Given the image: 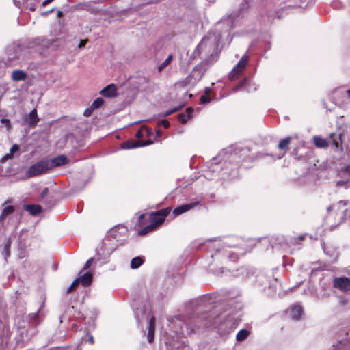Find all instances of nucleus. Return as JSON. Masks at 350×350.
I'll use <instances>...</instances> for the list:
<instances>
[{
  "mask_svg": "<svg viewBox=\"0 0 350 350\" xmlns=\"http://www.w3.org/2000/svg\"><path fill=\"white\" fill-rule=\"evenodd\" d=\"M217 48V42L215 37H204L196 47L194 53L203 55V58H207L216 53Z\"/></svg>",
  "mask_w": 350,
  "mask_h": 350,
  "instance_id": "nucleus-1",
  "label": "nucleus"
},
{
  "mask_svg": "<svg viewBox=\"0 0 350 350\" xmlns=\"http://www.w3.org/2000/svg\"><path fill=\"white\" fill-rule=\"evenodd\" d=\"M50 169H51V163L49 160H42L31 165L26 172V175L28 177L36 176L46 173Z\"/></svg>",
  "mask_w": 350,
  "mask_h": 350,
  "instance_id": "nucleus-2",
  "label": "nucleus"
},
{
  "mask_svg": "<svg viewBox=\"0 0 350 350\" xmlns=\"http://www.w3.org/2000/svg\"><path fill=\"white\" fill-rule=\"evenodd\" d=\"M170 211L169 208H165L151 213L149 217L150 223L154 224L157 228L164 221L165 217L169 214Z\"/></svg>",
  "mask_w": 350,
  "mask_h": 350,
  "instance_id": "nucleus-3",
  "label": "nucleus"
},
{
  "mask_svg": "<svg viewBox=\"0 0 350 350\" xmlns=\"http://www.w3.org/2000/svg\"><path fill=\"white\" fill-rule=\"evenodd\" d=\"M341 180L336 182L338 187L347 188L350 185V163L345 165L339 172Z\"/></svg>",
  "mask_w": 350,
  "mask_h": 350,
  "instance_id": "nucleus-4",
  "label": "nucleus"
},
{
  "mask_svg": "<svg viewBox=\"0 0 350 350\" xmlns=\"http://www.w3.org/2000/svg\"><path fill=\"white\" fill-rule=\"evenodd\" d=\"M247 57L243 56L239 62L235 65L232 71L229 74V79L230 80H234L239 75H241L247 63Z\"/></svg>",
  "mask_w": 350,
  "mask_h": 350,
  "instance_id": "nucleus-5",
  "label": "nucleus"
},
{
  "mask_svg": "<svg viewBox=\"0 0 350 350\" xmlns=\"http://www.w3.org/2000/svg\"><path fill=\"white\" fill-rule=\"evenodd\" d=\"M333 286L342 292L350 291V278L345 276L334 278Z\"/></svg>",
  "mask_w": 350,
  "mask_h": 350,
  "instance_id": "nucleus-6",
  "label": "nucleus"
},
{
  "mask_svg": "<svg viewBox=\"0 0 350 350\" xmlns=\"http://www.w3.org/2000/svg\"><path fill=\"white\" fill-rule=\"evenodd\" d=\"M287 313L292 319L300 320L304 314L302 306L299 304H293L289 307Z\"/></svg>",
  "mask_w": 350,
  "mask_h": 350,
  "instance_id": "nucleus-7",
  "label": "nucleus"
},
{
  "mask_svg": "<svg viewBox=\"0 0 350 350\" xmlns=\"http://www.w3.org/2000/svg\"><path fill=\"white\" fill-rule=\"evenodd\" d=\"M243 153L241 154L234 150V152L230 153L229 156L227 157L226 159L228 160L229 163H234V165L237 167L241 163L243 159H241L242 156L248 152L247 148H242L240 150V152Z\"/></svg>",
  "mask_w": 350,
  "mask_h": 350,
  "instance_id": "nucleus-8",
  "label": "nucleus"
},
{
  "mask_svg": "<svg viewBox=\"0 0 350 350\" xmlns=\"http://www.w3.org/2000/svg\"><path fill=\"white\" fill-rule=\"evenodd\" d=\"M347 338L333 345L334 350H350V327L346 331Z\"/></svg>",
  "mask_w": 350,
  "mask_h": 350,
  "instance_id": "nucleus-9",
  "label": "nucleus"
},
{
  "mask_svg": "<svg viewBox=\"0 0 350 350\" xmlns=\"http://www.w3.org/2000/svg\"><path fill=\"white\" fill-rule=\"evenodd\" d=\"M198 204H199V202H194L180 205L174 209L173 214L175 215H181V214L191 210V208L196 207L197 205H198Z\"/></svg>",
  "mask_w": 350,
  "mask_h": 350,
  "instance_id": "nucleus-10",
  "label": "nucleus"
},
{
  "mask_svg": "<svg viewBox=\"0 0 350 350\" xmlns=\"http://www.w3.org/2000/svg\"><path fill=\"white\" fill-rule=\"evenodd\" d=\"M151 141L146 142H136V141H127L122 144V148L123 149H131L135 148L140 146H145L151 144Z\"/></svg>",
  "mask_w": 350,
  "mask_h": 350,
  "instance_id": "nucleus-11",
  "label": "nucleus"
},
{
  "mask_svg": "<svg viewBox=\"0 0 350 350\" xmlns=\"http://www.w3.org/2000/svg\"><path fill=\"white\" fill-rule=\"evenodd\" d=\"M10 340V333L8 328L0 331V347L3 349L8 346Z\"/></svg>",
  "mask_w": 350,
  "mask_h": 350,
  "instance_id": "nucleus-12",
  "label": "nucleus"
},
{
  "mask_svg": "<svg viewBox=\"0 0 350 350\" xmlns=\"http://www.w3.org/2000/svg\"><path fill=\"white\" fill-rule=\"evenodd\" d=\"M100 94L104 97H113L117 95V88L114 84H110L103 88Z\"/></svg>",
  "mask_w": 350,
  "mask_h": 350,
  "instance_id": "nucleus-13",
  "label": "nucleus"
},
{
  "mask_svg": "<svg viewBox=\"0 0 350 350\" xmlns=\"http://www.w3.org/2000/svg\"><path fill=\"white\" fill-rule=\"evenodd\" d=\"M49 161L51 163L52 168L53 167H58L66 164L68 163V159L66 156L59 155Z\"/></svg>",
  "mask_w": 350,
  "mask_h": 350,
  "instance_id": "nucleus-14",
  "label": "nucleus"
},
{
  "mask_svg": "<svg viewBox=\"0 0 350 350\" xmlns=\"http://www.w3.org/2000/svg\"><path fill=\"white\" fill-rule=\"evenodd\" d=\"M81 272L77 277V278H79L80 283H81L84 286H89L92 281V274L90 272H87L83 275H81Z\"/></svg>",
  "mask_w": 350,
  "mask_h": 350,
  "instance_id": "nucleus-15",
  "label": "nucleus"
},
{
  "mask_svg": "<svg viewBox=\"0 0 350 350\" xmlns=\"http://www.w3.org/2000/svg\"><path fill=\"white\" fill-rule=\"evenodd\" d=\"M27 74L21 70H15L12 72V79L14 81H21L26 79Z\"/></svg>",
  "mask_w": 350,
  "mask_h": 350,
  "instance_id": "nucleus-16",
  "label": "nucleus"
},
{
  "mask_svg": "<svg viewBox=\"0 0 350 350\" xmlns=\"http://www.w3.org/2000/svg\"><path fill=\"white\" fill-rule=\"evenodd\" d=\"M324 252L329 257L330 261H334L338 258V253L335 249L323 246Z\"/></svg>",
  "mask_w": 350,
  "mask_h": 350,
  "instance_id": "nucleus-17",
  "label": "nucleus"
},
{
  "mask_svg": "<svg viewBox=\"0 0 350 350\" xmlns=\"http://www.w3.org/2000/svg\"><path fill=\"white\" fill-rule=\"evenodd\" d=\"M290 142H291V137H287L282 139L280 142V143L278 145V148L282 150H284V152L282 155L278 156V159H281L284 155V154L288 148V146L290 144Z\"/></svg>",
  "mask_w": 350,
  "mask_h": 350,
  "instance_id": "nucleus-18",
  "label": "nucleus"
},
{
  "mask_svg": "<svg viewBox=\"0 0 350 350\" xmlns=\"http://www.w3.org/2000/svg\"><path fill=\"white\" fill-rule=\"evenodd\" d=\"M24 208L25 211L29 212L32 215H36L39 214L42 211L40 206L34 204L25 205Z\"/></svg>",
  "mask_w": 350,
  "mask_h": 350,
  "instance_id": "nucleus-19",
  "label": "nucleus"
},
{
  "mask_svg": "<svg viewBox=\"0 0 350 350\" xmlns=\"http://www.w3.org/2000/svg\"><path fill=\"white\" fill-rule=\"evenodd\" d=\"M14 211V207L13 206H5L0 215V222L3 221V220L9 215L12 214Z\"/></svg>",
  "mask_w": 350,
  "mask_h": 350,
  "instance_id": "nucleus-20",
  "label": "nucleus"
},
{
  "mask_svg": "<svg viewBox=\"0 0 350 350\" xmlns=\"http://www.w3.org/2000/svg\"><path fill=\"white\" fill-rule=\"evenodd\" d=\"M315 146L318 148H326L329 146V142L327 139L321 137L315 136L313 138Z\"/></svg>",
  "mask_w": 350,
  "mask_h": 350,
  "instance_id": "nucleus-21",
  "label": "nucleus"
},
{
  "mask_svg": "<svg viewBox=\"0 0 350 350\" xmlns=\"http://www.w3.org/2000/svg\"><path fill=\"white\" fill-rule=\"evenodd\" d=\"M330 139L336 148L342 146L341 134L331 133Z\"/></svg>",
  "mask_w": 350,
  "mask_h": 350,
  "instance_id": "nucleus-22",
  "label": "nucleus"
},
{
  "mask_svg": "<svg viewBox=\"0 0 350 350\" xmlns=\"http://www.w3.org/2000/svg\"><path fill=\"white\" fill-rule=\"evenodd\" d=\"M191 113L192 109L187 108L185 113H181L178 115L179 122H181L182 124H185L191 118Z\"/></svg>",
  "mask_w": 350,
  "mask_h": 350,
  "instance_id": "nucleus-23",
  "label": "nucleus"
},
{
  "mask_svg": "<svg viewBox=\"0 0 350 350\" xmlns=\"http://www.w3.org/2000/svg\"><path fill=\"white\" fill-rule=\"evenodd\" d=\"M144 258L141 256L133 258L131 261V268L137 269L144 263Z\"/></svg>",
  "mask_w": 350,
  "mask_h": 350,
  "instance_id": "nucleus-24",
  "label": "nucleus"
},
{
  "mask_svg": "<svg viewBox=\"0 0 350 350\" xmlns=\"http://www.w3.org/2000/svg\"><path fill=\"white\" fill-rule=\"evenodd\" d=\"M39 120L38 118L37 111L36 109L31 111L28 118L29 124L31 125H36Z\"/></svg>",
  "mask_w": 350,
  "mask_h": 350,
  "instance_id": "nucleus-25",
  "label": "nucleus"
},
{
  "mask_svg": "<svg viewBox=\"0 0 350 350\" xmlns=\"http://www.w3.org/2000/svg\"><path fill=\"white\" fill-rule=\"evenodd\" d=\"M18 150L19 146L17 144H14L10 149V153L4 156L3 160L6 161L8 159H12L13 157V154L17 151H18Z\"/></svg>",
  "mask_w": 350,
  "mask_h": 350,
  "instance_id": "nucleus-26",
  "label": "nucleus"
},
{
  "mask_svg": "<svg viewBox=\"0 0 350 350\" xmlns=\"http://www.w3.org/2000/svg\"><path fill=\"white\" fill-rule=\"evenodd\" d=\"M156 228H157V227H155L154 226V224H152L151 223H150L149 225H148V226L144 227L143 228H142L139 230V233L140 235H145V234H148V233L154 230Z\"/></svg>",
  "mask_w": 350,
  "mask_h": 350,
  "instance_id": "nucleus-27",
  "label": "nucleus"
},
{
  "mask_svg": "<svg viewBox=\"0 0 350 350\" xmlns=\"http://www.w3.org/2000/svg\"><path fill=\"white\" fill-rule=\"evenodd\" d=\"M249 335V332L247 329H241L236 336V339L237 341H243Z\"/></svg>",
  "mask_w": 350,
  "mask_h": 350,
  "instance_id": "nucleus-28",
  "label": "nucleus"
},
{
  "mask_svg": "<svg viewBox=\"0 0 350 350\" xmlns=\"http://www.w3.org/2000/svg\"><path fill=\"white\" fill-rule=\"evenodd\" d=\"M173 58L172 55H169L166 59L158 66V71L161 72L172 62Z\"/></svg>",
  "mask_w": 350,
  "mask_h": 350,
  "instance_id": "nucleus-29",
  "label": "nucleus"
},
{
  "mask_svg": "<svg viewBox=\"0 0 350 350\" xmlns=\"http://www.w3.org/2000/svg\"><path fill=\"white\" fill-rule=\"evenodd\" d=\"M104 103V100L102 98H97L92 104L91 108L92 109H98Z\"/></svg>",
  "mask_w": 350,
  "mask_h": 350,
  "instance_id": "nucleus-30",
  "label": "nucleus"
},
{
  "mask_svg": "<svg viewBox=\"0 0 350 350\" xmlns=\"http://www.w3.org/2000/svg\"><path fill=\"white\" fill-rule=\"evenodd\" d=\"M154 329L155 327H148L147 340L149 343H151L154 340Z\"/></svg>",
  "mask_w": 350,
  "mask_h": 350,
  "instance_id": "nucleus-31",
  "label": "nucleus"
},
{
  "mask_svg": "<svg viewBox=\"0 0 350 350\" xmlns=\"http://www.w3.org/2000/svg\"><path fill=\"white\" fill-rule=\"evenodd\" d=\"M80 283L79 278H76L72 284L69 286V287L67 288V293L71 292L73 289H75Z\"/></svg>",
  "mask_w": 350,
  "mask_h": 350,
  "instance_id": "nucleus-32",
  "label": "nucleus"
},
{
  "mask_svg": "<svg viewBox=\"0 0 350 350\" xmlns=\"http://www.w3.org/2000/svg\"><path fill=\"white\" fill-rule=\"evenodd\" d=\"M347 202L346 201H340L337 205L335 206H330L327 207V211L329 212L332 210L335 209L337 206H340V205L345 206L347 205Z\"/></svg>",
  "mask_w": 350,
  "mask_h": 350,
  "instance_id": "nucleus-33",
  "label": "nucleus"
},
{
  "mask_svg": "<svg viewBox=\"0 0 350 350\" xmlns=\"http://www.w3.org/2000/svg\"><path fill=\"white\" fill-rule=\"evenodd\" d=\"M249 7V2L247 0H243L242 3L241 4V6H240V10L241 11H243V10H245L248 8Z\"/></svg>",
  "mask_w": 350,
  "mask_h": 350,
  "instance_id": "nucleus-34",
  "label": "nucleus"
},
{
  "mask_svg": "<svg viewBox=\"0 0 350 350\" xmlns=\"http://www.w3.org/2000/svg\"><path fill=\"white\" fill-rule=\"evenodd\" d=\"M10 243L8 242L4 247V253H5V258H6L7 256L10 255Z\"/></svg>",
  "mask_w": 350,
  "mask_h": 350,
  "instance_id": "nucleus-35",
  "label": "nucleus"
},
{
  "mask_svg": "<svg viewBox=\"0 0 350 350\" xmlns=\"http://www.w3.org/2000/svg\"><path fill=\"white\" fill-rule=\"evenodd\" d=\"M180 108V107H174L168 111H167L165 113V116H167L169 115H171L172 113L178 111Z\"/></svg>",
  "mask_w": 350,
  "mask_h": 350,
  "instance_id": "nucleus-36",
  "label": "nucleus"
},
{
  "mask_svg": "<svg viewBox=\"0 0 350 350\" xmlns=\"http://www.w3.org/2000/svg\"><path fill=\"white\" fill-rule=\"evenodd\" d=\"M94 261V258H90L87 262L85 264L84 267H83V269L85 270V269H88L92 264Z\"/></svg>",
  "mask_w": 350,
  "mask_h": 350,
  "instance_id": "nucleus-37",
  "label": "nucleus"
},
{
  "mask_svg": "<svg viewBox=\"0 0 350 350\" xmlns=\"http://www.w3.org/2000/svg\"><path fill=\"white\" fill-rule=\"evenodd\" d=\"M88 42V39H85V40H81L78 45V47L79 49H81V48H83L85 44H87V42Z\"/></svg>",
  "mask_w": 350,
  "mask_h": 350,
  "instance_id": "nucleus-38",
  "label": "nucleus"
},
{
  "mask_svg": "<svg viewBox=\"0 0 350 350\" xmlns=\"http://www.w3.org/2000/svg\"><path fill=\"white\" fill-rule=\"evenodd\" d=\"M159 124L163 126L165 128H167L170 126V123L166 120L160 121Z\"/></svg>",
  "mask_w": 350,
  "mask_h": 350,
  "instance_id": "nucleus-39",
  "label": "nucleus"
},
{
  "mask_svg": "<svg viewBox=\"0 0 350 350\" xmlns=\"http://www.w3.org/2000/svg\"><path fill=\"white\" fill-rule=\"evenodd\" d=\"M1 123H3V124H6V126H7L8 128H9V127H10V120H9L8 119H6V118H2V119L1 120Z\"/></svg>",
  "mask_w": 350,
  "mask_h": 350,
  "instance_id": "nucleus-40",
  "label": "nucleus"
},
{
  "mask_svg": "<svg viewBox=\"0 0 350 350\" xmlns=\"http://www.w3.org/2000/svg\"><path fill=\"white\" fill-rule=\"evenodd\" d=\"M155 327L154 318L152 317L149 320V326L148 327Z\"/></svg>",
  "mask_w": 350,
  "mask_h": 350,
  "instance_id": "nucleus-41",
  "label": "nucleus"
},
{
  "mask_svg": "<svg viewBox=\"0 0 350 350\" xmlns=\"http://www.w3.org/2000/svg\"><path fill=\"white\" fill-rule=\"evenodd\" d=\"M48 191H49V190H48V189H47V188H44V189L42 190V193H41V198H42V199H44V197L47 195Z\"/></svg>",
  "mask_w": 350,
  "mask_h": 350,
  "instance_id": "nucleus-42",
  "label": "nucleus"
},
{
  "mask_svg": "<svg viewBox=\"0 0 350 350\" xmlns=\"http://www.w3.org/2000/svg\"><path fill=\"white\" fill-rule=\"evenodd\" d=\"M229 258L231 259L233 261H235L236 260L238 259V256L237 254H234L232 253V254H229Z\"/></svg>",
  "mask_w": 350,
  "mask_h": 350,
  "instance_id": "nucleus-43",
  "label": "nucleus"
},
{
  "mask_svg": "<svg viewBox=\"0 0 350 350\" xmlns=\"http://www.w3.org/2000/svg\"><path fill=\"white\" fill-rule=\"evenodd\" d=\"M200 100L202 103H208L209 101V98H207L206 96H202L200 97Z\"/></svg>",
  "mask_w": 350,
  "mask_h": 350,
  "instance_id": "nucleus-44",
  "label": "nucleus"
},
{
  "mask_svg": "<svg viewBox=\"0 0 350 350\" xmlns=\"http://www.w3.org/2000/svg\"><path fill=\"white\" fill-rule=\"evenodd\" d=\"M135 137L138 139H140L143 137V133L142 130H138L135 133Z\"/></svg>",
  "mask_w": 350,
  "mask_h": 350,
  "instance_id": "nucleus-45",
  "label": "nucleus"
},
{
  "mask_svg": "<svg viewBox=\"0 0 350 350\" xmlns=\"http://www.w3.org/2000/svg\"><path fill=\"white\" fill-rule=\"evenodd\" d=\"M92 109H87L86 110H85L84 111V116H90L91 113H92Z\"/></svg>",
  "mask_w": 350,
  "mask_h": 350,
  "instance_id": "nucleus-46",
  "label": "nucleus"
},
{
  "mask_svg": "<svg viewBox=\"0 0 350 350\" xmlns=\"http://www.w3.org/2000/svg\"><path fill=\"white\" fill-rule=\"evenodd\" d=\"M211 168L212 169L213 171L215 172L216 170H217L218 166L216 163H212L211 165Z\"/></svg>",
  "mask_w": 350,
  "mask_h": 350,
  "instance_id": "nucleus-47",
  "label": "nucleus"
},
{
  "mask_svg": "<svg viewBox=\"0 0 350 350\" xmlns=\"http://www.w3.org/2000/svg\"><path fill=\"white\" fill-rule=\"evenodd\" d=\"M53 0H44L43 2H42V6H46V5H48L49 3H50L51 2H52Z\"/></svg>",
  "mask_w": 350,
  "mask_h": 350,
  "instance_id": "nucleus-48",
  "label": "nucleus"
},
{
  "mask_svg": "<svg viewBox=\"0 0 350 350\" xmlns=\"http://www.w3.org/2000/svg\"><path fill=\"white\" fill-rule=\"evenodd\" d=\"M156 135H157V137H160L161 136V135H162V133H161V131L157 130V132H156Z\"/></svg>",
  "mask_w": 350,
  "mask_h": 350,
  "instance_id": "nucleus-49",
  "label": "nucleus"
},
{
  "mask_svg": "<svg viewBox=\"0 0 350 350\" xmlns=\"http://www.w3.org/2000/svg\"><path fill=\"white\" fill-rule=\"evenodd\" d=\"M89 341L90 342L91 344H93L94 343V338H93V336H90V338H89Z\"/></svg>",
  "mask_w": 350,
  "mask_h": 350,
  "instance_id": "nucleus-50",
  "label": "nucleus"
},
{
  "mask_svg": "<svg viewBox=\"0 0 350 350\" xmlns=\"http://www.w3.org/2000/svg\"><path fill=\"white\" fill-rule=\"evenodd\" d=\"M62 16V12L60 10H59L57 12V16L58 17H61Z\"/></svg>",
  "mask_w": 350,
  "mask_h": 350,
  "instance_id": "nucleus-51",
  "label": "nucleus"
},
{
  "mask_svg": "<svg viewBox=\"0 0 350 350\" xmlns=\"http://www.w3.org/2000/svg\"><path fill=\"white\" fill-rule=\"evenodd\" d=\"M348 213H349V211H348L347 209H345V210L344 211V215H345V216H346Z\"/></svg>",
  "mask_w": 350,
  "mask_h": 350,
  "instance_id": "nucleus-52",
  "label": "nucleus"
},
{
  "mask_svg": "<svg viewBox=\"0 0 350 350\" xmlns=\"http://www.w3.org/2000/svg\"><path fill=\"white\" fill-rule=\"evenodd\" d=\"M144 217V214H142V215L139 217V220H141V219H142Z\"/></svg>",
  "mask_w": 350,
  "mask_h": 350,
  "instance_id": "nucleus-53",
  "label": "nucleus"
},
{
  "mask_svg": "<svg viewBox=\"0 0 350 350\" xmlns=\"http://www.w3.org/2000/svg\"><path fill=\"white\" fill-rule=\"evenodd\" d=\"M347 94L348 96L350 98V90H348L347 91Z\"/></svg>",
  "mask_w": 350,
  "mask_h": 350,
  "instance_id": "nucleus-54",
  "label": "nucleus"
},
{
  "mask_svg": "<svg viewBox=\"0 0 350 350\" xmlns=\"http://www.w3.org/2000/svg\"><path fill=\"white\" fill-rule=\"evenodd\" d=\"M36 317H37V314H32V316H31V317H32L33 319L36 318Z\"/></svg>",
  "mask_w": 350,
  "mask_h": 350,
  "instance_id": "nucleus-55",
  "label": "nucleus"
},
{
  "mask_svg": "<svg viewBox=\"0 0 350 350\" xmlns=\"http://www.w3.org/2000/svg\"><path fill=\"white\" fill-rule=\"evenodd\" d=\"M228 163H229V162L228 161L227 162V161H225L226 167H228V165H227Z\"/></svg>",
  "mask_w": 350,
  "mask_h": 350,
  "instance_id": "nucleus-56",
  "label": "nucleus"
},
{
  "mask_svg": "<svg viewBox=\"0 0 350 350\" xmlns=\"http://www.w3.org/2000/svg\"><path fill=\"white\" fill-rule=\"evenodd\" d=\"M263 47H264V49H265V47H267V44H265V42H264Z\"/></svg>",
  "mask_w": 350,
  "mask_h": 350,
  "instance_id": "nucleus-57",
  "label": "nucleus"
},
{
  "mask_svg": "<svg viewBox=\"0 0 350 350\" xmlns=\"http://www.w3.org/2000/svg\"><path fill=\"white\" fill-rule=\"evenodd\" d=\"M208 91H209V89H206V93H207V92H208Z\"/></svg>",
  "mask_w": 350,
  "mask_h": 350,
  "instance_id": "nucleus-58",
  "label": "nucleus"
}]
</instances>
